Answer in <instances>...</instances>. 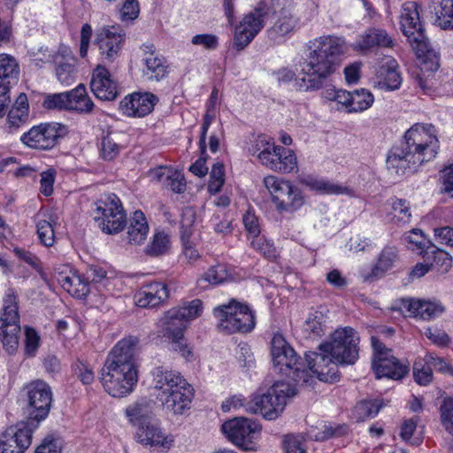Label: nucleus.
<instances>
[{
	"label": "nucleus",
	"instance_id": "obj_1",
	"mask_svg": "<svg viewBox=\"0 0 453 453\" xmlns=\"http://www.w3.org/2000/svg\"><path fill=\"white\" fill-rule=\"evenodd\" d=\"M348 45L343 37L322 35L306 43L305 57L299 63L297 86L303 91H317L324 88L328 77L340 67L341 58L347 52Z\"/></svg>",
	"mask_w": 453,
	"mask_h": 453
},
{
	"label": "nucleus",
	"instance_id": "obj_2",
	"mask_svg": "<svg viewBox=\"0 0 453 453\" xmlns=\"http://www.w3.org/2000/svg\"><path fill=\"white\" fill-rule=\"evenodd\" d=\"M439 149L433 125L415 124L404 135V142L388 153L387 167L397 175L415 173L418 168L435 157Z\"/></svg>",
	"mask_w": 453,
	"mask_h": 453
},
{
	"label": "nucleus",
	"instance_id": "obj_3",
	"mask_svg": "<svg viewBox=\"0 0 453 453\" xmlns=\"http://www.w3.org/2000/svg\"><path fill=\"white\" fill-rule=\"evenodd\" d=\"M138 339L134 336L118 342L102 368L101 382L113 397H124L133 392L138 381L134 350Z\"/></svg>",
	"mask_w": 453,
	"mask_h": 453
},
{
	"label": "nucleus",
	"instance_id": "obj_4",
	"mask_svg": "<svg viewBox=\"0 0 453 453\" xmlns=\"http://www.w3.org/2000/svg\"><path fill=\"white\" fill-rule=\"evenodd\" d=\"M400 18L401 30L416 53L420 71L425 74V73H434L438 70L440 57L431 48L424 34L417 4L414 2L405 3L403 5Z\"/></svg>",
	"mask_w": 453,
	"mask_h": 453
},
{
	"label": "nucleus",
	"instance_id": "obj_5",
	"mask_svg": "<svg viewBox=\"0 0 453 453\" xmlns=\"http://www.w3.org/2000/svg\"><path fill=\"white\" fill-rule=\"evenodd\" d=\"M296 395V388L289 383L277 381L266 393L254 395L245 408L250 413H260L265 418L273 420L283 411L287 399Z\"/></svg>",
	"mask_w": 453,
	"mask_h": 453
},
{
	"label": "nucleus",
	"instance_id": "obj_6",
	"mask_svg": "<svg viewBox=\"0 0 453 453\" xmlns=\"http://www.w3.org/2000/svg\"><path fill=\"white\" fill-rule=\"evenodd\" d=\"M271 354L273 367L280 373L292 378L296 382L309 383L311 379L309 371L305 369L301 357L280 334H274L272 339Z\"/></svg>",
	"mask_w": 453,
	"mask_h": 453
},
{
	"label": "nucleus",
	"instance_id": "obj_7",
	"mask_svg": "<svg viewBox=\"0 0 453 453\" xmlns=\"http://www.w3.org/2000/svg\"><path fill=\"white\" fill-rule=\"evenodd\" d=\"M202 311V301L195 299L189 303H184L180 307L169 310L163 318V324L165 326V332L168 337L172 338L175 344V349H179L184 357L191 354V351L187 349L182 342L183 331L186 328L187 323L198 318Z\"/></svg>",
	"mask_w": 453,
	"mask_h": 453
},
{
	"label": "nucleus",
	"instance_id": "obj_8",
	"mask_svg": "<svg viewBox=\"0 0 453 453\" xmlns=\"http://www.w3.org/2000/svg\"><path fill=\"white\" fill-rule=\"evenodd\" d=\"M218 329L225 334L247 333L255 327V317L250 309L233 300L214 309Z\"/></svg>",
	"mask_w": 453,
	"mask_h": 453
},
{
	"label": "nucleus",
	"instance_id": "obj_9",
	"mask_svg": "<svg viewBox=\"0 0 453 453\" xmlns=\"http://www.w3.org/2000/svg\"><path fill=\"white\" fill-rule=\"evenodd\" d=\"M359 335L350 327L337 328L330 341L319 345V349L329 351L336 364L353 365L358 358Z\"/></svg>",
	"mask_w": 453,
	"mask_h": 453
},
{
	"label": "nucleus",
	"instance_id": "obj_10",
	"mask_svg": "<svg viewBox=\"0 0 453 453\" xmlns=\"http://www.w3.org/2000/svg\"><path fill=\"white\" fill-rule=\"evenodd\" d=\"M264 184L279 211L293 212L303 206V197L301 191L289 180L268 175L265 177Z\"/></svg>",
	"mask_w": 453,
	"mask_h": 453
},
{
	"label": "nucleus",
	"instance_id": "obj_11",
	"mask_svg": "<svg viewBox=\"0 0 453 453\" xmlns=\"http://www.w3.org/2000/svg\"><path fill=\"white\" fill-rule=\"evenodd\" d=\"M221 430L227 439L244 450L255 451L257 449L254 442L261 433L262 426L255 420L239 417L226 421Z\"/></svg>",
	"mask_w": 453,
	"mask_h": 453
},
{
	"label": "nucleus",
	"instance_id": "obj_12",
	"mask_svg": "<svg viewBox=\"0 0 453 453\" xmlns=\"http://www.w3.org/2000/svg\"><path fill=\"white\" fill-rule=\"evenodd\" d=\"M96 211L99 214L95 216L103 232L110 234L121 231L126 223L121 202L115 194L108 195L104 199L96 202Z\"/></svg>",
	"mask_w": 453,
	"mask_h": 453
},
{
	"label": "nucleus",
	"instance_id": "obj_13",
	"mask_svg": "<svg viewBox=\"0 0 453 453\" xmlns=\"http://www.w3.org/2000/svg\"><path fill=\"white\" fill-rule=\"evenodd\" d=\"M271 12V7L261 2L235 27L234 48L242 50L247 47L265 26V19Z\"/></svg>",
	"mask_w": 453,
	"mask_h": 453
},
{
	"label": "nucleus",
	"instance_id": "obj_14",
	"mask_svg": "<svg viewBox=\"0 0 453 453\" xmlns=\"http://www.w3.org/2000/svg\"><path fill=\"white\" fill-rule=\"evenodd\" d=\"M296 0H282L273 25L267 29L268 39L274 43L284 42L296 31L299 18L293 12Z\"/></svg>",
	"mask_w": 453,
	"mask_h": 453
},
{
	"label": "nucleus",
	"instance_id": "obj_15",
	"mask_svg": "<svg viewBox=\"0 0 453 453\" xmlns=\"http://www.w3.org/2000/svg\"><path fill=\"white\" fill-rule=\"evenodd\" d=\"M27 388L29 419L39 423L50 412L52 402L51 389L42 380L33 381Z\"/></svg>",
	"mask_w": 453,
	"mask_h": 453
},
{
	"label": "nucleus",
	"instance_id": "obj_16",
	"mask_svg": "<svg viewBox=\"0 0 453 453\" xmlns=\"http://www.w3.org/2000/svg\"><path fill=\"white\" fill-rule=\"evenodd\" d=\"M125 33L119 27H104L96 32V44L105 64L113 63L119 56L125 41Z\"/></svg>",
	"mask_w": 453,
	"mask_h": 453
},
{
	"label": "nucleus",
	"instance_id": "obj_17",
	"mask_svg": "<svg viewBox=\"0 0 453 453\" xmlns=\"http://www.w3.org/2000/svg\"><path fill=\"white\" fill-rule=\"evenodd\" d=\"M33 430L27 422L7 427L0 435L1 453H24L31 445Z\"/></svg>",
	"mask_w": 453,
	"mask_h": 453
},
{
	"label": "nucleus",
	"instance_id": "obj_18",
	"mask_svg": "<svg viewBox=\"0 0 453 453\" xmlns=\"http://www.w3.org/2000/svg\"><path fill=\"white\" fill-rule=\"evenodd\" d=\"M62 129L63 127L58 124H40L24 133L20 140L30 148L50 150L58 143V139L62 136Z\"/></svg>",
	"mask_w": 453,
	"mask_h": 453
},
{
	"label": "nucleus",
	"instance_id": "obj_19",
	"mask_svg": "<svg viewBox=\"0 0 453 453\" xmlns=\"http://www.w3.org/2000/svg\"><path fill=\"white\" fill-rule=\"evenodd\" d=\"M157 101L152 93H132L119 102V108L127 117L142 118L153 111Z\"/></svg>",
	"mask_w": 453,
	"mask_h": 453
},
{
	"label": "nucleus",
	"instance_id": "obj_20",
	"mask_svg": "<svg viewBox=\"0 0 453 453\" xmlns=\"http://www.w3.org/2000/svg\"><path fill=\"white\" fill-rule=\"evenodd\" d=\"M54 275L62 288L76 298L85 297L89 293L88 282L67 265L54 267Z\"/></svg>",
	"mask_w": 453,
	"mask_h": 453
},
{
	"label": "nucleus",
	"instance_id": "obj_21",
	"mask_svg": "<svg viewBox=\"0 0 453 453\" xmlns=\"http://www.w3.org/2000/svg\"><path fill=\"white\" fill-rule=\"evenodd\" d=\"M90 88L100 100H114L118 95V87L111 79V74L104 65H98L94 70Z\"/></svg>",
	"mask_w": 453,
	"mask_h": 453
},
{
	"label": "nucleus",
	"instance_id": "obj_22",
	"mask_svg": "<svg viewBox=\"0 0 453 453\" xmlns=\"http://www.w3.org/2000/svg\"><path fill=\"white\" fill-rule=\"evenodd\" d=\"M155 388L157 390V401L163 395H170L183 388H191L187 380L177 372L157 369L154 374Z\"/></svg>",
	"mask_w": 453,
	"mask_h": 453
},
{
	"label": "nucleus",
	"instance_id": "obj_23",
	"mask_svg": "<svg viewBox=\"0 0 453 453\" xmlns=\"http://www.w3.org/2000/svg\"><path fill=\"white\" fill-rule=\"evenodd\" d=\"M401 303V309L407 312L408 316L418 317L425 320L432 319L445 311L444 306L438 302L406 298Z\"/></svg>",
	"mask_w": 453,
	"mask_h": 453
},
{
	"label": "nucleus",
	"instance_id": "obj_24",
	"mask_svg": "<svg viewBox=\"0 0 453 453\" xmlns=\"http://www.w3.org/2000/svg\"><path fill=\"white\" fill-rule=\"evenodd\" d=\"M169 297V290L163 282H151L141 288L135 294V303L142 308L155 307Z\"/></svg>",
	"mask_w": 453,
	"mask_h": 453
},
{
	"label": "nucleus",
	"instance_id": "obj_25",
	"mask_svg": "<svg viewBox=\"0 0 453 453\" xmlns=\"http://www.w3.org/2000/svg\"><path fill=\"white\" fill-rule=\"evenodd\" d=\"M372 368L377 379L386 377L393 380L403 379L409 372V365L397 359L392 353L373 359Z\"/></svg>",
	"mask_w": 453,
	"mask_h": 453
},
{
	"label": "nucleus",
	"instance_id": "obj_26",
	"mask_svg": "<svg viewBox=\"0 0 453 453\" xmlns=\"http://www.w3.org/2000/svg\"><path fill=\"white\" fill-rule=\"evenodd\" d=\"M319 352H306L305 360L310 372L316 374L320 380H326L329 376L332 377L331 372L338 364L329 351L319 349Z\"/></svg>",
	"mask_w": 453,
	"mask_h": 453
},
{
	"label": "nucleus",
	"instance_id": "obj_27",
	"mask_svg": "<svg viewBox=\"0 0 453 453\" xmlns=\"http://www.w3.org/2000/svg\"><path fill=\"white\" fill-rule=\"evenodd\" d=\"M152 46H144L145 56L142 59L144 68L143 75L150 81H159L168 73V65L165 58L151 50Z\"/></svg>",
	"mask_w": 453,
	"mask_h": 453
},
{
	"label": "nucleus",
	"instance_id": "obj_28",
	"mask_svg": "<svg viewBox=\"0 0 453 453\" xmlns=\"http://www.w3.org/2000/svg\"><path fill=\"white\" fill-rule=\"evenodd\" d=\"M193 398V388H187L181 391L172 392L170 395H163L158 400L163 409L173 415H182L189 409Z\"/></svg>",
	"mask_w": 453,
	"mask_h": 453
},
{
	"label": "nucleus",
	"instance_id": "obj_29",
	"mask_svg": "<svg viewBox=\"0 0 453 453\" xmlns=\"http://www.w3.org/2000/svg\"><path fill=\"white\" fill-rule=\"evenodd\" d=\"M149 233V226L143 212L140 210L133 213L127 231V242L131 246H138L144 242Z\"/></svg>",
	"mask_w": 453,
	"mask_h": 453
},
{
	"label": "nucleus",
	"instance_id": "obj_30",
	"mask_svg": "<svg viewBox=\"0 0 453 453\" xmlns=\"http://www.w3.org/2000/svg\"><path fill=\"white\" fill-rule=\"evenodd\" d=\"M130 423L140 426L149 421H151L153 416V403L150 400L142 398L137 402L128 405L125 411Z\"/></svg>",
	"mask_w": 453,
	"mask_h": 453
},
{
	"label": "nucleus",
	"instance_id": "obj_31",
	"mask_svg": "<svg viewBox=\"0 0 453 453\" xmlns=\"http://www.w3.org/2000/svg\"><path fill=\"white\" fill-rule=\"evenodd\" d=\"M392 37L382 28H369L361 35L357 46L361 50H370L373 47L393 48Z\"/></svg>",
	"mask_w": 453,
	"mask_h": 453
},
{
	"label": "nucleus",
	"instance_id": "obj_32",
	"mask_svg": "<svg viewBox=\"0 0 453 453\" xmlns=\"http://www.w3.org/2000/svg\"><path fill=\"white\" fill-rule=\"evenodd\" d=\"M28 101L27 95L21 93L12 108L7 111V127L12 132L24 125L28 119Z\"/></svg>",
	"mask_w": 453,
	"mask_h": 453
},
{
	"label": "nucleus",
	"instance_id": "obj_33",
	"mask_svg": "<svg viewBox=\"0 0 453 453\" xmlns=\"http://www.w3.org/2000/svg\"><path fill=\"white\" fill-rule=\"evenodd\" d=\"M136 438L139 442L150 446H165L168 444L166 436L161 429L151 421L137 426Z\"/></svg>",
	"mask_w": 453,
	"mask_h": 453
},
{
	"label": "nucleus",
	"instance_id": "obj_34",
	"mask_svg": "<svg viewBox=\"0 0 453 453\" xmlns=\"http://www.w3.org/2000/svg\"><path fill=\"white\" fill-rule=\"evenodd\" d=\"M328 314L329 310L325 306H319L310 312L304 324L305 332L314 337L323 335L327 328Z\"/></svg>",
	"mask_w": 453,
	"mask_h": 453
},
{
	"label": "nucleus",
	"instance_id": "obj_35",
	"mask_svg": "<svg viewBox=\"0 0 453 453\" xmlns=\"http://www.w3.org/2000/svg\"><path fill=\"white\" fill-rule=\"evenodd\" d=\"M69 111H75L80 113L92 112L95 104L88 96L83 84H79L74 89L68 91Z\"/></svg>",
	"mask_w": 453,
	"mask_h": 453
},
{
	"label": "nucleus",
	"instance_id": "obj_36",
	"mask_svg": "<svg viewBox=\"0 0 453 453\" xmlns=\"http://www.w3.org/2000/svg\"><path fill=\"white\" fill-rule=\"evenodd\" d=\"M17 297L12 293H9L4 299L3 312L0 319L2 321L1 327H14L19 326V315L18 311Z\"/></svg>",
	"mask_w": 453,
	"mask_h": 453
},
{
	"label": "nucleus",
	"instance_id": "obj_37",
	"mask_svg": "<svg viewBox=\"0 0 453 453\" xmlns=\"http://www.w3.org/2000/svg\"><path fill=\"white\" fill-rule=\"evenodd\" d=\"M157 177L163 185L175 193H182L186 188V182L183 175L179 172L160 169L157 173Z\"/></svg>",
	"mask_w": 453,
	"mask_h": 453
},
{
	"label": "nucleus",
	"instance_id": "obj_38",
	"mask_svg": "<svg viewBox=\"0 0 453 453\" xmlns=\"http://www.w3.org/2000/svg\"><path fill=\"white\" fill-rule=\"evenodd\" d=\"M19 73V67L16 59L7 54H0V81L12 84L16 81Z\"/></svg>",
	"mask_w": 453,
	"mask_h": 453
},
{
	"label": "nucleus",
	"instance_id": "obj_39",
	"mask_svg": "<svg viewBox=\"0 0 453 453\" xmlns=\"http://www.w3.org/2000/svg\"><path fill=\"white\" fill-rule=\"evenodd\" d=\"M374 102L373 95L365 88L351 92L350 108L349 113L361 112L369 109Z\"/></svg>",
	"mask_w": 453,
	"mask_h": 453
},
{
	"label": "nucleus",
	"instance_id": "obj_40",
	"mask_svg": "<svg viewBox=\"0 0 453 453\" xmlns=\"http://www.w3.org/2000/svg\"><path fill=\"white\" fill-rule=\"evenodd\" d=\"M398 260V251L395 247L386 246L380 252L377 264L375 265L372 273L378 275L379 273H385L391 269L395 262Z\"/></svg>",
	"mask_w": 453,
	"mask_h": 453
},
{
	"label": "nucleus",
	"instance_id": "obj_41",
	"mask_svg": "<svg viewBox=\"0 0 453 453\" xmlns=\"http://www.w3.org/2000/svg\"><path fill=\"white\" fill-rule=\"evenodd\" d=\"M389 66L386 70V72L381 71V75L383 79L378 82V85L380 88H384L386 90H395L399 88L402 83V78L400 73L395 70L397 64L395 60H389ZM384 67H381L383 70Z\"/></svg>",
	"mask_w": 453,
	"mask_h": 453
},
{
	"label": "nucleus",
	"instance_id": "obj_42",
	"mask_svg": "<svg viewBox=\"0 0 453 453\" xmlns=\"http://www.w3.org/2000/svg\"><path fill=\"white\" fill-rule=\"evenodd\" d=\"M228 277L226 266L222 264H218L211 266L208 271L197 280L201 288H205L203 283L210 285H219L224 282Z\"/></svg>",
	"mask_w": 453,
	"mask_h": 453
},
{
	"label": "nucleus",
	"instance_id": "obj_43",
	"mask_svg": "<svg viewBox=\"0 0 453 453\" xmlns=\"http://www.w3.org/2000/svg\"><path fill=\"white\" fill-rule=\"evenodd\" d=\"M435 23L443 30L453 31V0H441Z\"/></svg>",
	"mask_w": 453,
	"mask_h": 453
},
{
	"label": "nucleus",
	"instance_id": "obj_44",
	"mask_svg": "<svg viewBox=\"0 0 453 453\" xmlns=\"http://www.w3.org/2000/svg\"><path fill=\"white\" fill-rule=\"evenodd\" d=\"M169 237L165 233H157L152 242L146 247L145 252L150 257H158L165 254L169 249Z\"/></svg>",
	"mask_w": 453,
	"mask_h": 453
},
{
	"label": "nucleus",
	"instance_id": "obj_45",
	"mask_svg": "<svg viewBox=\"0 0 453 453\" xmlns=\"http://www.w3.org/2000/svg\"><path fill=\"white\" fill-rule=\"evenodd\" d=\"M119 150L120 146L112 134H109L103 136L100 143V156L102 158L111 161L119 155Z\"/></svg>",
	"mask_w": 453,
	"mask_h": 453
},
{
	"label": "nucleus",
	"instance_id": "obj_46",
	"mask_svg": "<svg viewBox=\"0 0 453 453\" xmlns=\"http://www.w3.org/2000/svg\"><path fill=\"white\" fill-rule=\"evenodd\" d=\"M196 211L192 207H186L182 210L180 219V238L181 240L190 239L194 233V223L196 221Z\"/></svg>",
	"mask_w": 453,
	"mask_h": 453
},
{
	"label": "nucleus",
	"instance_id": "obj_47",
	"mask_svg": "<svg viewBox=\"0 0 453 453\" xmlns=\"http://www.w3.org/2000/svg\"><path fill=\"white\" fill-rule=\"evenodd\" d=\"M276 164V172L288 173L297 169L296 157L290 150L284 149V151H280V158L277 159Z\"/></svg>",
	"mask_w": 453,
	"mask_h": 453
},
{
	"label": "nucleus",
	"instance_id": "obj_48",
	"mask_svg": "<svg viewBox=\"0 0 453 453\" xmlns=\"http://www.w3.org/2000/svg\"><path fill=\"white\" fill-rule=\"evenodd\" d=\"M38 238L42 244L46 247H51L55 242V232L52 224L45 219L36 222Z\"/></svg>",
	"mask_w": 453,
	"mask_h": 453
},
{
	"label": "nucleus",
	"instance_id": "obj_49",
	"mask_svg": "<svg viewBox=\"0 0 453 453\" xmlns=\"http://www.w3.org/2000/svg\"><path fill=\"white\" fill-rule=\"evenodd\" d=\"M2 329V342L6 351L12 354L16 351L19 344L18 334L20 331L19 326H15L12 328L1 327Z\"/></svg>",
	"mask_w": 453,
	"mask_h": 453
},
{
	"label": "nucleus",
	"instance_id": "obj_50",
	"mask_svg": "<svg viewBox=\"0 0 453 453\" xmlns=\"http://www.w3.org/2000/svg\"><path fill=\"white\" fill-rule=\"evenodd\" d=\"M280 151H284V148L280 146H273L272 149L264 148L257 155L258 159L263 165L275 171L277 167V159L280 158Z\"/></svg>",
	"mask_w": 453,
	"mask_h": 453
},
{
	"label": "nucleus",
	"instance_id": "obj_51",
	"mask_svg": "<svg viewBox=\"0 0 453 453\" xmlns=\"http://www.w3.org/2000/svg\"><path fill=\"white\" fill-rule=\"evenodd\" d=\"M380 405L377 401L364 400L355 407V414L359 420L372 418L379 412Z\"/></svg>",
	"mask_w": 453,
	"mask_h": 453
},
{
	"label": "nucleus",
	"instance_id": "obj_52",
	"mask_svg": "<svg viewBox=\"0 0 453 453\" xmlns=\"http://www.w3.org/2000/svg\"><path fill=\"white\" fill-rule=\"evenodd\" d=\"M440 412L442 426L453 436V399H445L441 405Z\"/></svg>",
	"mask_w": 453,
	"mask_h": 453
},
{
	"label": "nucleus",
	"instance_id": "obj_53",
	"mask_svg": "<svg viewBox=\"0 0 453 453\" xmlns=\"http://www.w3.org/2000/svg\"><path fill=\"white\" fill-rule=\"evenodd\" d=\"M413 376L415 381L419 385L426 386L432 381L433 370L426 360L425 364L416 362L413 365Z\"/></svg>",
	"mask_w": 453,
	"mask_h": 453
},
{
	"label": "nucleus",
	"instance_id": "obj_54",
	"mask_svg": "<svg viewBox=\"0 0 453 453\" xmlns=\"http://www.w3.org/2000/svg\"><path fill=\"white\" fill-rule=\"evenodd\" d=\"M68 93H57L48 96L43 102V106L49 110H69Z\"/></svg>",
	"mask_w": 453,
	"mask_h": 453
},
{
	"label": "nucleus",
	"instance_id": "obj_55",
	"mask_svg": "<svg viewBox=\"0 0 453 453\" xmlns=\"http://www.w3.org/2000/svg\"><path fill=\"white\" fill-rule=\"evenodd\" d=\"M251 246L262 253L268 259H275L278 257V251L272 242L264 237H257L251 241Z\"/></svg>",
	"mask_w": 453,
	"mask_h": 453
},
{
	"label": "nucleus",
	"instance_id": "obj_56",
	"mask_svg": "<svg viewBox=\"0 0 453 453\" xmlns=\"http://www.w3.org/2000/svg\"><path fill=\"white\" fill-rule=\"evenodd\" d=\"M404 239L409 243L414 244L418 250H420V254L423 257H426V255L429 254V249H432L431 253H434L435 247L434 245L428 246L427 249L424 250V248L426 247V241L423 236L422 232L418 229H413L404 237Z\"/></svg>",
	"mask_w": 453,
	"mask_h": 453
},
{
	"label": "nucleus",
	"instance_id": "obj_57",
	"mask_svg": "<svg viewBox=\"0 0 453 453\" xmlns=\"http://www.w3.org/2000/svg\"><path fill=\"white\" fill-rule=\"evenodd\" d=\"M58 80L64 85L69 86L74 81V65L71 63H59L56 67Z\"/></svg>",
	"mask_w": 453,
	"mask_h": 453
},
{
	"label": "nucleus",
	"instance_id": "obj_58",
	"mask_svg": "<svg viewBox=\"0 0 453 453\" xmlns=\"http://www.w3.org/2000/svg\"><path fill=\"white\" fill-rule=\"evenodd\" d=\"M120 19L122 21H133L136 19L140 13V4L138 0H126L120 9Z\"/></svg>",
	"mask_w": 453,
	"mask_h": 453
},
{
	"label": "nucleus",
	"instance_id": "obj_59",
	"mask_svg": "<svg viewBox=\"0 0 453 453\" xmlns=\"http://www.w3.org/2000/svg\"><path fill=\"white\" fill-rule=\"evenodd\" d=\"M73 370L83 384L88 385L94 381V372L87 363L78 360L73 364Z\"/></svg>",
	"mask_w": 453,
	"mask_h": 453
},
{
	"label": "nucleus",
	"instance_id": "obj_60",
	"mask_svg": "<svg viewBox=\"0 0 453 453\" xmlns=\"http://www.w3.org/2000/svg\"><path fill=\"white\" fill-rule=\"evenodd\" d=\"M394 217L399 221L406 223L411 216L410 211V204L405 199H395L392 203Z\"/></svg>",
	"mask_w": 453,
	"mask_h": 453
},
{
	"label": "nucleus",
	"instance_id": "obj_61",
	"mask_svg": "<svg viewBox=\"0 0 453 453\" xmlns=\"http://www.w3.org/2000/svg\"><path fill=\"white\" fill-rule=\"evenodd\" d=\"M10 88L11 85L8 82L0 81V119L5 116L11 106Z\"/></svg>",
	"mask_w": 453,
	"mask_h": 453
},
{
	"label": "nucleus",
	"instance_id": "obj_62",
	"mask_svg": "<svg viewBox=\"0 0 453 453\" xmlns=\"http://www.w3.org/2000/svg\"><path fill=\"white\" fill-rule=\"evenodd\" d=\"M441 193L449 195L453 197V164L445 167L441 173Z\"/></svg>",
	"mask_w": 453,
	"mask_h": 453
},
{
	"label": "nucleus",
	"instance_id": "obj_63",
	"mask_svg": "<svg viewBox=\"0 0 453 453\" xmlns=\"http://www.w3.org/2000/svg\"><path fill=\"white\" fill-rule=\"evenodd\" d=\"M194 45L203 46L206 50H215L218 47V37L211 34L196 35L192 37Z\"/></svg>",
	"mask_w": 453,
	"mask_h": 453
},
{
	"label": "nucleus",
	"instance_id": "obj_64",
	"mask_svg": "<svg viewBox=\"0 0 453 453\" xmlns=\"http://www.w3.org/2000/svg\"><path fill=\"white\" fill-rule=\"evenodd\" d=\"M286 453H307L301 436L288 435L284 440Z\"/></svg>",
	"mask_w": 453,
	"mask_h": 453
}]
</instances>
